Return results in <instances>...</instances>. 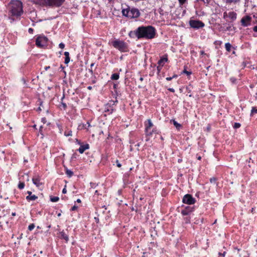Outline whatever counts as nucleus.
Instances as JSON below:
<instances>
[{
	"label": "nucleus",
	"instance_id": "c03bdc74",
	"mask_svg": "<svg viewBox=\"0 0 257 257\" xmlns=\"http://www.w3.org/2000/svg\"><path fill=\"white\" fill-rule=\"evenodd\" d=\"M75 142H76L77 144H78V145H81V144H82L80 140H79L78 139H75Z\"/></svg>",
	"mask_w": 257,
	"mask_h": 257
},
{
	"label": "nucleus",
	"instance_id": "37998d69",
	"mask_svg": "<svg viewBox=\"0 0 257 257\" xmlns=\"http://www.w3.org/2000/svg\"><path fill=\"white\" fill-rule=\"evenodd\" d=\"M61 104H62V106L63 107V109L64 110L66 109L67 107L66 104L65 103H64V102H62Z\"/></svg>",
	"mask_w": 257,
	"mask_h": 257
},
{
	"label": "nucleus",
	"instance_id": "5fc2aeb1",
	"mask_svg": "<svg viewBox=\"0 0 257 257\" xmlns=\"http://www.w3.org/2000/svg\"><path fill=\"white\" fill-rule=\"evenodd\" d=\"M200 53V54H201V55H205V54H206L205 53L204 51H201Z\"/></svg>",
	"mask_w": 257,
	"mask_h": 257
},
{
	"label": "nucleus",
	"instance_id": "4be33fe9",
	"mask_svg": "<svg viewBox=\"0 0 257 257\" xmlns=\"http://www.w3.org/2000/svg\"><path fill=\"white\" fill-rule=\"evenodd\" d=\"M112 80H117L119 78V73H113L110 77Z\"/></svg>",
	"mask_w": 257,
	"mask_h": 257
},
{
	"label": "nucleus",
	"instance_id": "13d9d810",
	"mask_svg": "<svg viewBox=\"0 0 257 257\" xmlns=\"http://www.w3.org/2000/svg\"><path fill=\"white\" fill-rule=\"evenodd\" d=\"M177 77H178V75L177 74H174L173 75V76L172 77H173V78H177Z\"/></svg>",
	"mask_w": 257,
	"mask_h": 257
},
{
	"label": "nucleus",
	"instance_id": "79ce46f5",
	"mask_svg": "<svg viewBox=\"0 0 257 257\" xmlns=\"http://www.w3.org/2000/svg\"><path fill=\"white\" fill-rule=\"evenodd\" d=\"M41 121L44 123H46L47 122V119L46 117H44L41 118Z\"/></svg>",
	"mask_w": 257,
	"mask_h": 257
},
{
	"label": "nucleus",
	"instance_id": "4c0bfd02",
	"mask_svg": "<svg viewBox=\"0 0 257 257\" xmlns=\"http://www.w3.org/2000/svg\"><path fill=\"white\" fill-rule=\"evenodd\" d=\"M216 181V179L215 177H212L210 179V183H215Z\"/></svg>",
	"mask_w": 257,
	"mask_h": 257
},
{
	"label": "nucleus",
	"instance_id": "4d7b16f0",
	"mask_svg": "<svg viewBox=\"0 0 257 257\" xmlns=\"http://www.w3.org/2000/svg\"><path fill=\"white\" fill-rule=\"evenodd\" d=\"M89 72L91 74H93V70H92V68H91V69H89Z\"/></svg>",
	"mask_w": 257,
	"mask_h": 257
},
{
	"label": "nucleus",
	"instance_id": "9b49d317",
	"mask_svg": "<svg viewBox=\"0 0 257 257\" xmlns=\"http://www.w3.org/2000/svg\"><path fill=\"white\" fill-rule=\"evenodd\" d=\"M140 16V12L138 9L130 8L129 18H138Z\"/></svg>",
	"mask_w": 257,
	"mask_h": 257
},
{
	"label": "nucleus",
	"instance_id": "412c9836",
	"mask_svg": "<svg viewBox=\"0 0 257 257\" xmlns=\"http://www.w3.org/2000/svg\"><path fill=\"white\" fill-rule=\"evenodd\" d=\"M232 48L235 49L229 43H226L225 44V48L227 52H230Z\"/></svg>",
	"mask_w": 257,
	"mask_h": 257
},
{
	"label": "nucleus",
	"instance_id": "423d86ee",
	"mask_svg": "<svg viewBox=\"0 0 257 257\" xmlns=\"http://www.w3.org/2000/svg\"><path fill=\"white\" fill-rule=\"evenodd\" d=\"M144 125L146 136L148 137L152 136L155 131L154 129L152 131H150L151 128L154 126L151 120L150 119H148L145 121Z\"/></svg>",
	"mask_w": 257,
	"mask_h": 257
},
{
	"label": "nucleus",
	"instance_id": "2f4dec72",
	"mask_svg": "<svg viewBox=\"0 0 257 257\" xmlns=\"http://www.w3.org/2000/svg\"><path fill=\"white\" fill-rule=\"evenodd\" d=\"M163 67V66L159 65H158L157 66V73H158V74H159V73L161 72V71Z\"/></svg>",
	"mask_w": 257,
	"mask_h": 257
},
{
	"label": "nucleus",
	"instance_id": "774afa93",
	"mask_svg": "<svg viewBox=\"0 0 257 257\" xmlns=\"http://www.w3.org/2000/svg\"><path fill=\"white\" fill-rule=\"evenodd\" d=\"M61 213H59L57 214V216H58V217L61 216Z\"/></svg>",
	"mask_w": 257,
	"mask_h": 257
},
{
	"label": "nucleus",
	"instance_id": "3c124183",
	"mask_svg": "<svg viewBox=\"0 0 257 257\" xmlns=\"http://www.w3.org/2000/svg\"><path fill=\"white\" fill-rule=\"evenodd\" d=\"M173 79L172 77H168L166 78L167 81H171Z\"/></svg>",
	"mask_w": 257,
	"mask_h": 257
},
{
	"label": "nucleus",
	"instance_id": "dca6fc26",
	"mask_svg": "<svg viewBox=\"0 0 257 257\" xmlns=\"http://www.w3.org/2000/svg\"><path fill=\"white\" fill-rule=\"evenodd\" d=\"M89 147L90 146L88 144H86L85 145L81 144L80 145L79 148L78 149V151L80 154H83L85 150L89 149Z\"/></svg>",
	"mask_w": 257,
	"mask_h": 257
},
{
	"label": "nucleus",
	"instance_id": "f704fd0d",
	"mask_svg": "<svg viewBox=\"0 0 257 257\" xmlns=\"http://www.w3.org/2000/svg\"><path fill=\"white\" fill-rule=\"evenodd\" d=\"M42 128H43V126H41L40 127V128H39V133L41 134V139H43L44 138V135L42 133Z\"/></svg>",
	"mask_w": 257,
	"mask_h": 257
},
{
	"label": "nucleus",
	"instance_id": "a878e982",
	"mask_svg": "<svg viewBox=\"0 0 257 257\" xmlns=\"http://www.w3.org/2000/svg\"><path fill=\"white\" fill-rule=\"evenodd\" d=\"M25 186V184L24 182H20L18 184V187L19 189H23L24 188Z\"/></svg>",
	"mask_w": 257,
	"mask_h": 257
},
{
	"label": "nucleus",
	"instance_id": "6e6d98bb",
	"mask_svg": "<svg viewBox=\"0 0 257 257\" xmlns=\"http://www.w3.org/2000/svg\"><path fill=\"white\" fill-rule=\"evenodd\" d=\"M50 68V67L49 66H46L45 67L44 69L45 70H48L49 68Z\"/></svg>",
	"mask_w": 257,
	"mask_h": 257
},
{
	"label": "nucleus",
	"instance_id": "c756f323",
	"mask_svg": "<svg viewBox=\"0 0 257 257\" xmlns=\"http://www.w3.org/2000/svg\"><path fill=\"white\" fill-rule=\"evenodd\" d=\"M241 124L240 123L238 122H235L234 124L233 125V127L234 129L238 128L240 127Z\"/></svg>",
	"mask_w": 257,
	"mask_h": 257
},
{
	"label": "nucleus",
	"instance_id": "8fccbe9b",
	"mask_svg": "<svg viewBox=\"0 0 257 257\" xmlns=\"http://www.w3.org/2000/svg\"><path fill=\"white\" fill-rule=\"evenodd\" d=\"M168 90L170 91V92H175V90L174 88H169L168 89Z\"/></svg>",
	"mask_w": 257,
	"mask_h": 257
},
{
	"label": "nucleus",
	"instance_id": "1a4fd4ad",
	"mask_svg": "<svg viewBox=\"0 0 257 257\" xmlns=\"http://www.w3.org/2000/svg\"><path fill=\"white\" fill-rule=\"evenodd\" d=\"M182 202L185 204L192 205L195 203L196 199L192 196V195L187 194L184 196Z\"/></svg>",
	"mask_w": 257,
	"mask_h": 257
},
{
	"label": "nucleus",
	"instance_id": "680f3d73",
	"mask_svg": "<svg viewBox=\"0 0 257 257\" xmlns=\"http://www.w3.org/2000/svg\"><path fill=\"white\" fill-rule=\"evenodd\" d=\"M143 80H144V78H143V77H141L140 78V80L141 81H143Z\"/></svg>",
	"mask_w": 257,
	"mask_h": 257
},
{
	"label": "nucleus",
	"instance_id": "f3484780",
	"mask_svg": "<svg viewBox=\"0 0 257 257\" xmlns=\"http://www.w3.org/2000/svg\"><path fill=\"white\" fill-rule=\"evenodd\" d=\"M60 238L65 240L66 242H68L69 241L68 235L66 233L64 230H62L60 232Z\"/></svg>",
	"mask_w": 257,
	"mask_h": 257
},
{
	"label": "nucleus",
	"instance_id": "f257e3e1",
	"mask_svg": "<svg viewBox=\"0 0 257 257\" xmlns=\"http://www.w3.org/2000/svg\"><path fill=\"white\" fill-rule=\"evenodd\" d=\"M156 34V30L153 26H141L135 30L130 31L128 36L130 38L134 39L149 40L154 38Z\"/></svg>",
	"mask_w": 257,
	"mask_h": 257
},
{
	"label": "nucleus",
	"instance_id": "338daca9",
	"mask_svg": "<svg viewBox=\"0 0 257 257\" xmlns=\"http://www.w3.org/2000/svg\"><path fill=\"white\" fill-rule=\"evenodd\" d=\"M95 194H97V195H99L98 193V191L97 190H96L95 192Z\"/></svg>",
	"mask_w": 257,
	"mask_h": 257
},
{
	"label": "nucleus",
	"instance_id": "bb28decb",
	"mask_svg": "<svg viewBox=\"0 0 257 257\" xmlns=\"http://www.w3.org/2000/svg\"><path fill=\"white\" fill-rule=\"evenodd\" d=\"M173 124L174 125V126H175L176 128L178 130H180V127H181V125L174 120H173Z\"/></svg>",
	"mask_w": 257,
	"mask_h": 257
},
{
	"label": "nucleus",
	"instance_id": "f03ea898",
	"mask_svg": "<svg viewBox=\"0 0 257 257\" xmlns=\"http://www.w3.org/2000/svg\"><path fill=\"white\" fill-rule=\"evenodd\" d=\"M109 45H112L114 48L119 51L120 52L125 53L129 51V47L127 43L119 39L109 42Z\"/></svg>",
	"mask_w": 257,
	"mask_h": 257
},
{
	"label": "nucleus",
	"instance_id": "603ef678",
	"mask_svg": "<svg viewBox=\"0 0 257 257\" xmlns=\"http://www.w3.org/2000/svg\"><path fill=\"white\" fill-rule=\"evenodd\" d=\"M211 0H205V4H209V3L210 2Z\"/></svg>",
	"mask_w": 257,
	"mask_h": 257
},
{
	"label": "nucleus",
	"instance_id": "864d4df0",
	"mask_svg": "<svg viewBox=\"0 0 257 257\" xmlns=\"http://www.w3.org/2000/svg\"><path fill=\"white\" fill-rule=\"evenodd\" d=\"M253 30L255 32H257V26H255L253 28Z\"/></svg>",
	"mask_w": 257,
	"mask_h": 257
},
{
	"label": "nucleus",
	"instance_id": "c9c22d12",
	"mask_svg": "<svg viewBox=\"0 0 257 257\" xmlns=\"http://www.w3.org/2000/svg\"><path fill=\"white\" fill-rule=\"evenodd\" d=\"M183 72L184 73H185V74H187V75H188V76L190 75L191 74V73H192V72H190V71H187V70H185V69L183 70Z\"/></svg>",
	"mask_w": 257,
	"mask_h": 257
},
{
	"label": "nucleus",
	"instance_id": "5701e85b",
	"mask_svg": "<svg viewBox=\"0 0 257 257\" xmlns=\"http://www.w3.org/2000/svg\"><path fill=\"white\" fill-rule=\"evenodd\" d=\"M240 1L241 0H225L226 3L228 4H236L239 3Z\"/></svg>",
	"mask_w": 257,
	"mask_h": 257
},
{
	"label": "nucleus",
	"instance_id": "6ab92c4d",
	"mask_svg": "<svg viewBox=\"0 0 257 257\" xmlns=\"http://www.w3.org/2000/svg\"><path fill=\"white\" fill-rule=\"evenodd\" d=\"M126 7V8L122 9V15L125 17L129 18L130 7L127 6Z\"/></svg>",
	"mask_w": 257,
	"mask_h": 257
},
{
	"label": "nucleus",
	"instance_id": "a19ab883",
	"mask_svg": "<svg viewBox=\"0 0 257 257\" xmlns=\"http://www.w3.org/2000/svg\"><path fill=\"white\" fill-rule=\"evenodd\" d=\"M116 165L117 167L120 168L121 167V164L119 162L118 160L116 161Z\"/></svg>",
	"mask_w": 257,
	"mask_h": 257
},
{
	"label": "nucleus",
	"instance_id": "f8f14e48",
	"mask_svg": "<svg viewBox=\"0 0 257 257\" xmlns=\"http://www.w3.org/2000/svg\"><path fill=\"white\" fill-rule=\"evenodd\" d=\"M229 18L231 22L234 21L237 18V14L234 12H230L227 13L226 12L223 13V18L226 19Z\"/></svg>",
	"mask_w": 257,
	"mask_h": 257
},
{
	"label": "nucleus",
	"instance_id": "e2e57ef3",
	"mask_svg": "<svg viewBox=\"0 0 257 257\" xmlns=\"http://www.w3.org/2000/svg\"><path fill=\"white\" fill-rule=\"evenodd\" d=\"M12 216H16V212H13V213H12Z\"/></svg>",
	"mask_w": 257,
	"mask_h": 257
},
{
	"label": "nucleus",
	"instance_id": "20e7f679",
	"mask_svg": "<svg viewBox=\"0 0 257 257\" xmlns=\"http://www.w3.org/2000/svg\"><path fill=\"white\" fill-rule=\"evenodd\" d=\"M65 0H41L40 5L50 7H60Z\"/></svg>",
	"mask_w": 257,
	"mask_h": 257
},
{
	"label": "nucleus",
	"instance_id": "09e8293b",
	"mask_svg": "<svg viewBox=\"0 0 257 257\" xmlns=\"http://www.w3.org/2000/svg\"><path fill=\"white\" fill-rule=\"evenodd\" d=\"M66 186H65V187L63 188V190H62V193L63 194H65L67 192V190H66Z\"/></svg>",
	"mask_w": 257,
	"mask_h": 257
},
{
	"label": "nucleus",
	"instance_id": "6e6552de",
	"mask_svg": "<svg viewBox=\"0 0 257 257\" xmlns=\"http://www.w3.org/2000/svg\"><path fill=\"white\" fill-rule=\"evenodd\" d=\"M189 24L191 28L194 29H199L205 26L204 23L200 20H190Z\"/></svg>",
	"mask_w": 257,
	"mask_h": 257
},
{
	"label": "nucleus",
	"instance_id": "de8ad7c7",
	"mask_svg": "<svg viewBox=\"0 0 257 257\" xmlns=\"http://www.w3.org/2000/svg\"><path fill=\"white\" fill-rule=\"evenodd\" d=\"M219 255L222 256H225L226 255V251H224L223 253L219 252Z\"/></svg>",
	"mask_w": 257,
	"mask_h": 257
},
{
	"label": "nucleus",
	"instance_id": "e433bc0d",
	"mask_svg": "<svg viewBox=\"0 0 257 257\" xmlns=\"http://www.w3.org/2000/svg\"><path fill=\"white\" fill-rule=\"evenodd\" d=\"M77 209H78V206L75 205L73 207H71L70 210L71 211H75Z\"/></svg>",
	"mask_w": 257,
	"mask_h": 257
},
{
	"label": "nucleus",
	"instance_id": "4468645a",
	"mask_svg": "<svg viewBox=\"0 0 257 257\" xmlns=\"http://www.w3.org/2000/svg\"><path fill=\"white\" fill-rule=\"evenodd\" d=\"M27 193L28 194V196H26V199L28 201H34L38 198V196L34 194L32 195V193L30 191H28Z\"/></svg>",
	"mask_w": 257,
	"mask_h": 257
},
{
	"label": "nucleus",
	"instance_id": "bf43d9fd",
	"mask_svg": "<svg viewBox=\"0 0 257 257\" xmlns=\"http://www.w3.org/2000/svg\"><path fill=\"white\" fill-rule=\"evenodd\" d=\"M76 202L78 203H81V200L80 199H77Z\"/></svg>",
	"mask_w": 257,
	"mask_h": 257
},
{
	"label": "nucleus",
	"instance_id": "aec40b11",
	"mask_svg": "<svg viewBox=\"0 0 257 257\" xmlns=\"http://www.w3.org/2000/svg\"><path fill=\"white\" fill-rule=\"evenodd\" d=\"M64 54L65 56L64 63L67 64L70 62L69 53L68 52H65Z\"/></svg>",
	"mask_w": 257,
	"mask_h": 257
},
{
	"label": "nucleus",
	"instance_id": "473e14b6",
	"mask_svg": "<svg viewBox=\"0 0 257 257\" xmlns=\"http://www.w3.org/2000/svg\"><path fill=\"white\" fill-rule=\"evenodd\" d=\"M222 41L219 40H216L214 42V44L215 46H220L222 44Z\"/></svg>",
	"mask_w": 257,
	"mask_h": 257
},
{
	"label": "nucleus",
	"instance_id": "72a5a7b5",
	"mask_svg": "<svg viewBox=\"0 0 257 257\" xmlns=\"http://www.w3.org/2000/svg\"><path fill=\"white\" fill-rule=\"evenodd\" d=\"M187 0H178V2L180 6H183L187 2Z\"/></svg>",
	"mask_w": 257,
	"mask_h": 257
},
{
	"label": "nucleus",
	"instance_id": "c85d7f7f",
	"mask_svg": "<svg viewBox=\"0 0 257 257\" xmlns=\"http://www.w3.org/2000/svg\"><path fill=\"white\" fill-rule=\"evenodd\" d=\"M64 135L66 137L71 136L72 135V132L71 130L65 131L64 132Z\"/></svg>",
	"mask_w": 257,
	"mask_h": 257
},
{
	"label": "nucleus",
	"instance_id": "58836bf2",
	"mask_svg": "<svg viewBox=\"0 0 257 257\" xmlns=\"http://www.w3.org/2000/svg\"><path fill=\"white\" fill-rule=\"evenodd\" d=\"M65 44L63 43H60L59 45V47L61 49H64L65 47Z\"/></svg>",
	"mask_w": 257,
	"mask_h": 257
},
{
	"label": "nucleus",
	"instance_id": "0e129e2a",
	"mask_svg": "<svg viewBox=\"0 0 257 257\" xmlns=\"http://www.w3.org/2000/svg\"><path fill=\"white\" fill-rule=\"evenodd\" d=\"M94 63H91V65H90L91 68H92L94 66Z\"/></svg>",
	"mask_w": 257,
	"mask_h": 257
},
{
	"label": "nucleus",
	"instance_id": "39448f33",
	"mask_svg": "<svg viewBox=\"0 0 257 257\" xmlns=\"http://www.w3.org/2000/svg\"><path fill=\"white\" fill-rule=\"evenodd\" d=\"M48 39L44 35H39L36 39V45L37 47L42 48L47 45Z\"/></svg>",
	"mask_w": 257,
	"mask_h": 257
},
{
	"label": "nucleus",
	"instance_id": "a18cd8bd",
	"mask_svg": "<svg viewBox=\"0 0 257 257\" xmlns=\"http://www.w3.org/2000/svg\"><path fill=\"white\" fill-rule=\"evenodd\" d=\"M33 32H34V29L31 28H30L29 29H28V32L30 33V34H33Z\"/></svg>",
	"mask_w": 257,
	"mask_h": 257
},
{
	"label": "nucleus",
	"instance_id": "cd10ccee",
	"mask_svg": "<svg viewBox=\"0 0 257 257\" xmlns=\"http://www.w3.org/2000/svg\"><path fill=\"white\" fill-rule=\"evenodd\" d=\"M65 173L69 177H72L73 175V172L72 171L68 169L66 170Z\"/></svg>",
	"mask_w": 257,
	"mask_h": 257
},
{
	"label": "nucleus",
	"instance_id": "ddd939ff",
	"mask_svg": "<svg viewBox=\"0 0 257 257\" xmlns=\"http://www.w3.org/2000/svg\"><path fill=\"white\" fill-rule=\"evenodd\" d=\"M194 211V208L190 206H187L183 209L181 213L183 216L189 215L191 212Z\"/></svg>",
	"mask_w": 257,
	"mask_h": 257
},
{
	"label": "nucleus",
	"instance_id": "69168bd1",
	"mask_svg": "<svg viewBox=\"0 0 257 257\" xmlns=\"http://www.w3.org/2000/svg\"><path fill=\"white\" fill-rule=\"evenodd\" d=\"M37 110L39 111L41 110V108L40 106L38 107Z\"/></svg>",
	"mask_w": 257,
	"mask_h": 257
},
{
	"label": "nucleus",
	"instance_id": "b1692460",
	"mask_svg": "<svg viewBox=\"0 0 257 257\" xmlns=\"http://www.w3.org/2000/svg\"><path fill=\"white\" fill-rule=\"evenodd\" d=\"M257 113V107L256 106L252 107L251 110L250 114L251 116H253L254 114Z\"/></svg>",
	"mask_w": 257,
	"mask_h": 257
},
{
	"label": "nucleus",
	"instance_id": "0eeeda50",
	"mask_svg": "<svg viewBox=\"0 0 257 257\" xmlns=\"http://www.w3.org/2000/svg\"><path fill=\"white\" fill-rule=\"evenodd\" d=\"M117 102L116 99L115 101L112 100L109 101V102L104 105V112L111 114L115 110L114 106L116 105Z\"/></svg>",
	"mask_w": 257,
	"mask_h": 257
},
{
	"label": "nucleus",
	"instance_id": "49530a36",
	"mask_svg": "<svg viewBox=\"0 0 257 257\" xmlns=\"http://www.w3.org/2000/svg\"><path fill=\"white\" fill-rule=\"evenodd\" d=\"M113 87L114 89H116L118 87V84L117 83H113Z\"/></svg>",
	"mask_w": 257,
	"mask_h": 257
},
{
	"label": "nucleus",
	"instance_id": "7ed1b4c3",
	"mask_svg": "<svg viewBox=\"0 0 257 257\" xmlns=\"http://www.w3.org/2000/svg\"><path fill=\"white\" fill-rule=\"evenodd\" d=\"M11 15L13 16L19 17L23 13V5L20 1H16L12 3L11 10L10 11Z\"/></svg>",
	"mask_w": 257,
	"mask_h": 257
},
{
	"label": "nucleus",
	"instance_id": "7c9ffc66",
	"mask_svg": "<svg viewBox=\"0 0 257 257\" xmlns=\"http://www.w3.org/2000/svg\"><path fill=\"white\" fill-rule=\"evenodd\" d=\"M35 227V225L34 223L30 224L28 226V229L30 231H32Z\"/></svg>",
	"mask_w": 257,
	"mask_h": 257
},
{
	"label": "nucleus",
	"instance_id": "a211bd4d",
	"mask_svg": "<svg viewBox=\"0 0 257 257\" xmlns=\"http://www.w3.org/2000/svg\"><path fill=\"white\" fill-rule=\"evenodd\" d=\"M32 181H33V183L37 187H40L42 185V183L40 182V178L39 177L33 178Z\"/></svg>",
	"mask_w": 257,
	"mask_h": 257
},
{
	"label": "nucleus",
	"instance_id": "2eb2a0df",
	"mask_svg": "<svg viewBox=\"0 0 257 257\" xmlns=\"http://www.w3.org/2000/svg\"><path fill=\"white\" fill-rule=\"evenodd\" d=\"M168 55L166 54L158 61V65L164 66L165 63L168 62Z\"/></svg>",
	"mask_w": 257,
	"mask_h": 257
},
{
	"label": "nucleus",
	"instance_id": "ea45409f",
	"mask_svg": "<svg viewBox=\"0 0 257 257\" xmlns=\"http://www.w3.org/2000/svg\"><path fill=\"white\" fill-rule=\"evenodd\" d=\"M235 250H237V254H238V257H241V254L239 253V251L240 250V249L239 248H234Z\"/></svg>",
	"mask_w": 257,
	"mask_h": 257
},
{
	"label": "nucleus",
	"instance_id": "393cba45",
	"mask_svg": "<svg viewBox=\"0 0 257 257\" xmlns=\"http://www.w3.org/2000/svg\"><path fill=\"white\" fill-rule=\"evenodd\" d=\"M59 200V198L57 196H51L50 200L53 202H56L58 201Z\"/></svg>",
	"mask_w": 257,
	"mask_h": 257
},
{
	"label": "nucleus",
	"instance_id": "052dcab7",
	"mask_svg": "<svg viewBox=\"0 0 257 257\" xmlns=\"http://www.w3.org/2000/svg\"><path fill=\"white\" fill-rule=\"evenodd\" d=\"M92 88V87L91 86H89L87 87V89H89V90H91Z\"/></svg>",
	"mask_w": 257,
	"mask_h": 257
},
{
	"label": "nucleus",
	"instance_id": "9d476101",
	"mask_svg": "<svg viewBox=\"0 0 257 257\" xmlns=\"http://www.w3.org/2000/svg\"><path fill=\"white\" fill-rule=\"evenodd\" d=\"M252 18L249 15L243 16L240 20V24L241 26L246 27L251 25Z\"/></svg>",
	"mask_w": 257,
	"mask_h": 257
}]
</instances>
